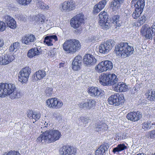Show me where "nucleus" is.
I'll list each match as a JSON object with an SVG mask.
<instances>
[{
  "mask_svg": "<svg viewBox=\"0 0 155 155\" xmlns=\"http://www.w3.org/2000/svg\"><path fill=\"white\" fill-rule=\"evenodd\" d=\"M9 95L11 99L20 98V93L16 90L15 85L12 84H0V97H5Z\"/></svg>",
  "mask_w": 155,
  "mask_h": 155,
  "instance_id": "nucleus-1",
  "label": "nucleus"
},
{
  "mask_svg": "<svg viewBox=\"0 0 155 155\" xmlns=\"http://www.w3.org/2000/svg\"><path fill=\"white\" fill-rule=\"evenodd\" d=\"M134 50L133 47L128 43L122 42L115 46V51L119 57L125 58L132 54Z\"/></svg>",
  "mask_w": 155,
  "mask_h": 155,
  "instance_id": "nucleus-2",
  "label": "nucleus"
},
{
  "mask_svg": "<svg viewBox=\"0 0 155 155\" xmlns=\"http://www.w3.org/2000/svg\"><path fill=\"white\" fill-rule=\"evenodd\" d=\"M79 41L74 39H70L65 41L63 45V49L67 53H73L81 48Z\"/></svg>",
  "mask_w": 155,
  "mask_h": 155,
  "instance_id": "nucleus-3",
  "label": "nucleus"
},
{
  "mask_svg": "<svg viewBox=\"0 0 155 155\" xmlns=\"http://www.w3.org/2000/svg\"><path fill=\"white\" fill-rule=\"evenodd\" d=\"M99 17L98 23L104 30H107L110 27V21L108 20V16L107 12L105 11L101 12L98 15Z\"/></svg>",
  "mask_w": 155,
  "mask_h": 155,
  "instance_id": "nucleus-4",
  "label": "nucleus"
},
{
  "mask_svg": "<svg viewBox=\"0 0 155 155\" xmlns=\"http://www.w3.org/2000/svg\"><path fill=\"white\" fill-rule=\"evenodd\" d=\"M31 70L27 66L22 68L18 74V81L22 84L26 83L28 81Z\"/></svg>",
  "mask_w": 155,
  "mask_h": 155,
  "instance_id": "nucleus-5",
  "label": "nucleus"
},
{
  "mask_svg": "<svg viewBox=\"0 0 155 155\" xmlns=\"http://www.w3.org/2000/svg\"><path fill=\"white\" fill-rule=\"evenodd\" d=\"M111 62L109 61H102L99 63L95 67V69L99 73H102L107 71H110L113 68Z\"/></svg>",
  "mask_w": 155,
  "mask_h": 155,
  "instance_id": "nucleus-6",
  "label": "nucleus"
},
{
  "mask_svg": "<svg viewBox=\"0 0 155 155\" xmlns=\"http://www.w3.org/2000/svg\"><path fill=\"white\" fill-rule=\"evenodd\" d=\"M108 101L110 104L118 106L124 103L125 100L122 95L117 93L112 95L109 97Z\"/></svg>",
  "mask_w": 155,
  "mask_h": 155,
  "instance_id": "nucleus-7",
  "label": "nucleus"
},
{
  "mask_svg": "<svg viewBox=\"0 0 155 155\" xmlns=\"http://www.w3.org/2000/svg\"><path fill=\"white\" fill-rule=\"evenodd\" d=\"M47 106L50 108L53 109H58L63 106L62 101L57 98L54 97L50 98L46 101Z\"/></svg>",
  "mask_w": 155,
  "mask_h": 155,
  "instance_id": "nucleus-8",
  "label": "nucleus"
},
{
  "mask_svg": "<svg viewBox=\"0 0 155 155\" xmlns=\"http://www.w3.org/2000/svg\"><path fill=\"white\" fill-rule=\"evenodd\" d=\"M113 41L109 40L102 43L99 46V50L100 53H107L113 47Z\"/></svg>",
  "mask_w": 155,
  "mask_h": 155,
  "instance_id": "nucleus-9",
  "label": "nucleus"
},
{
  "mask_svg": "<svg viewBox=\"0 0 155 155\" xmlns=\"http://www.w3.org/2000/svg\"><path fill=\"white\" fill-rule=\"evenodd\" d=\"M84 21V15L80 13L73 17L71 20L70 24L71 26L75 28H78Z\"/></svg>",
  "mask_w": 155,
  "mask_h": 155,
  "instance_id": "nucleus-10",
  "label": "nucleus"
},
{
  "mask_svg": "<svg viewBox=\"0 0 155 155\" xmlns=\"http://www.w3.org/2000/svg\"><path fill=\"white\" fill-rule=\"evenodd\" d=\"M88 93L93 97H101L105 94L104 92L100 88L94 87H90L88 90Z\"/></svg>",
  "mask_w": 155,
  "mask_h": 155,
  "instance_id": "nucleus-11",
  "label": "nucleus"
},
{
  "mask_svg": "<svg viewBox=\"0 0 155 155\" xmlns=\"http://www.w3.org/2000/svg\"><path fill=\"white\" fill-rule=\"evenodd\" d=\"M96 62V59L91 54H87L84 57V64L88 67H90L94 65Z\"/></svg>",
  "mask_w": 155,
  "mask_h": 155,
  "instance_id": "nucleus-12",
  "label": "nucleus"
},
{
  "mask_svg": "<svg viewBox=\"0 0 155 155\" xmlns=\"http://www.w3.org/2000/svg\"><path fill=\"white\" fill-rule=\"evenodd\" d=\"M15 59L13 54H5L0 56V65L8 64L12 62Z\"/></svg>",
  "mask_w": 155,
  "mask_h": 155,
  "instance_id": "nucleus-13",
  "label": "nucleus"
},
{
  "mask_svg": "<svg viewBox=\"0 0 155 155\" xmlns=\"http://www.w3.org/2000/svg\"><path fill=\"white\" fill-rule=\"evenodd\" d=\"M51 130L43 132V136L41 135L39 136V141L41 140L42 143L47 142V143H51L54 141L53 137L51 133Z\"/></svg>",
  "mask_w": 155,
  "mask_h": 155,
  "instance_id": "nucleus-14",
  "label": "nucleus"
},
{
  "mask_svg": "<svg viewBox=\"0 0 155 155\" xmlns=\"http://www.w3.org/2000/svg\"><path fill=\"white\" fill-rule=\"evenodd\" d=\"M150 27L147 25H144L141 29V32L147 39H152V35L153 34Z\"/></svg>",
  "mask_w": 155,
  "mask_h": 155,
  "instance_id": "nucleus-15",
  "label": "nucleus"
},
{
  "mask_svg": "<svg viewBox=\"0 0 155 155\" xmlns=\"http://www.w3.org/2000/svg\"><path fill=\"white\" fill-rule=\"evenodd\" d=\"M76 150L73 147L69 145L63 146L59 150L60 154L61 155H70L74 154Z\"/></svg>",
  "mask_w": 155,
  "mask_h": 155,
  "instance_id": "nucleus-16",
  "label": "nucleus"
},
{
  "mask_svg": "<svg viewBox=\"0 0 155 155\" xmlns=\"http://www.w3.org/2000/svg\"><path fill=\"white\" fill-rule=\"evenodd\" d=\"M82 58L80 55L76 56L74 59L72 64V68L74 71L79 70L82 64Z\"/></svg>",
  "mask_w": 155,
  "mask_h": 155,
  "instance_id": "nucleus-17",
  "label": "nucleus"
},
{
  "mask_svg": "<svg viewBox=\"0 0 155 155\" xmlns=\"http://www.w3.org/2000/svg\"><path fill=\"white\" fill-rule=\"evenodd\" d=\"M142 117L141 114L139 111L131 112L127 115V119L132 121L135 122L140 120Z\"/></svg>",
  "mask_w": 155,
  "mask_h": 155,
  "instance_id": "nucleus-18",
  "label": "nucleus"
},
{
  "mask_svg": "<svg viewBox=\"0 0 155 155\" xmlns=\"http://www.w3.org/2000/svg\"><path fill=\"white\" fill-rule=\"evenodd\" d=\"M114 91L117 92H125L128 89V87L123 82H119L113 86Z\"/></svg>",
  "mask_w": 155,
  "mask_h": 155,
  "instance_id": "nucleus-19",
  "label": "nucleus"
},
{
  "mask_svg": "<svg viewBox=\"0 0 155 155\" xmlns=\"http://www.w3.org/2000/svg\"><path fill=\"white\" fill-rule=\"evenodd\" d=\"M6 23L8 26L11 28L14 29L17 27L16 22L14 19L9 15L5 17Z\"/></svg>",
  "mask_w": 155,
  "mask_h": 155,
  "instance_id": "nucleus-20",
  "label": "nucleus"
},
{
  "mask_svg": "<svg viewBox=\"0 0 155 155\" xmlns=\"http://www.w3.org/2000/svg\"><path fill=\"white\" fill-rule=\"evenodd\" d=\"M109 146L107 144H104L101 145L95 151L96 155H104L107 151Z\"/></svg>",
  "mask_w": 155,
  "mask_h": 155,
  "instance_id": "nucleus-21",
  "label": "nucleus"
},
{
  "mask_svg": "<svg viewBox=\"0 0 155 155\" xmlns=\"http://www.w3.org/2000/svg\"><path fill=\"white\" fill-rule=\"evenodd\" d=\"M107 4L106 0H102L99 2L94 7L93 12L94 13L99 12Z\"/></svg>",
  "mask_w": 155,
  "mask_h": 155,
  "instance_id": "nucleus-22",
  "label": "nucleus"
},
{
  "mask_svg": "<svg viewBox=\"0 0 155 155\" xmlns=\"http://www.w3.org/2000/svg\"><path fill=\"white\" fill-rule=\"evenodd\" d=\"M58 41V38L56 35H51L47 36L45 37L44 42L48 46H52L53 45L52 42Z\"/></svg>",
  "mask_w": 155,
  "mask_h": 155,
  "instance_id": "nucleus-23",
  "label": "nucleus"
},
{
  "mask_svg": "<svg viewBox=\"0 0 155 155\" xmlns=\"http://www.w3.org/2000/svg\"><path fill=\"white\" fill-rule=\"evenodd\" d=\"M108 79V73L103 74L99 77V82L102 85L106 86L109 85V83Z\"/></svg>",
  "mask_w": 155,
  "mask_h": 155,
  "instance_id": "nucleus-24",
  "label": "nucleus"
},
{
  "mask_svg": "<svg viewBox=\"0 0 155 155\" xmlns=\"http://www.w3.org/2000/svg\"><path fill=\"white\" fill-rule=\"evenodd\" d=\"M35 39L34 35H26L22 38V42L25 44L29 45L33 42Z\"/></svg>",
  "mask_w": 155,
  "mask_h": 155,
  "instance_id": "nucleus-25",
  "label": "nucleus"
},
{
  "mask_svg": "<svg viewBox=\"0 0 155 155\" xmlns=\"http://www.w3.org/2000/svg\"><path fill=\"white\" fill-rule=\"evenodd\" d=\"M108 79L109 83V85H113L116 84L117 82L118 81V78L117 76L114 74L108 73Z\"/></svg>",
  "mask_w": 155,
  "mask_h": 155,
  "instance_id": "nucleus-26",
  "label": "nucleus"
},
{
  "mask_svg": "<svg viewBox=\"0 0 155 155\" xmlns=\"http://www.w3.org/2000/svg\"><path fill=\"white\" fill-rule=\"evenodd\" d=\"M39 50L37 48H32L29 50L27 54L28 57L30 58H32L38 54Z\"/></svg>",
  "mask_w": 155,
  "mask_h": 155,
  "instance_id": "nucleus-27",
  "label": "nucleus"
},
{
  "mask_svg": "<svg viewBox=\"0 0 155 155\" xmlns=\"http://www.w3.org/2000/svg\"><path fill=\"white\" fill-rule=\"evenodd\" d=\"M107 126L105 124L102 123L99 124L96 123L95 125V129L97 131H100L102 130H107Z\"/></svg>",
  "mask_w": 155,
  "mask_h": 155,
  "instance_id": "nucleus-28",
  "label": "nucleus"
},
{
  "mask_svg": "<svg viewBox=\"0 0 155 155\" xmlns=\"http://www.w3.org/2000/svg\"><path fill=\"white\" fill-rule=\"evenodd\" d=\"M124 0H113L111 3V7L118 9L120 7L121 4L124 2Z\"/></svg>",
  "mask_w": 155,
  "mask_h": 155,
  "instance_id": "nucleus-29",
  "label": "nucleus"
},
{
  "mask_svg": "<svg viewBox=\"0 0 155 155\" xmlns=\"http://www.w3.org/2000/svg\"><path fill=\"white\" fill-rule=\"evenodd\" d=\"M88 110L93 109L95 106L97 102L95 99H87V100Z\"/></svg>",
  "mask_w": 155,
  "mask_h": 155,
  "instance_id": "nucleus-30",
  "label": "nucleus"
},
{
  "mask_svg": "<svg viewBox=\"0 0 155 155\" xmlns=\"http://www.w3.org/2000/svg\"><path fill=\"white\" fill-rule=\"evenodd\" d=\"M127 148L126 146L124 144L121 143L118 144L117 147L114 148L113 150V152L114 153L116 152H119L125 149H127Z\"/></svg>",
  "mask_w": 155,
  "mask_h": 155,
  "instance_id": "nucleus-31",
  "label": "nucleus"
},
{
  "mask_svg": "<svg viewBox=\"0 0 155 155\" xmlns=\"http://www.w3.org/2000/svg\"><path fill=\"white\" fill-rule=\"evenodd\" d=\"M27 113L28 117L29 118L34 119L35 120V121H37L39 119L36 113L33 111L32 110H28Z\"/></svg>",
  "mask_w": 155,
  "mask_h": 155,
  "instance_id": "nucleus-32",
  "label": "nucleus"
},
{
  "mask_svg": "<svg viewBox=\"0 0 155 155\" xmlns=\"http://www.w3.org/2000/svg\"><path fill=\"white\" fill-rule=\"evenodd\" d=\"M51 134L53 137L54 141H55L58 140L61 136L60 132L57 130H51Z\"/></svg>",
  "mask_w": 155,
  "mask_h": 155,
  "instance_id": "nucleus-33",
  "label": "nucleus"
},
{
  "mask_svg": "<svg viewBox=\"0 0 155 155\" xmlns=\"http://www.w3.org/2000/svg\"><path fill=\"white\" fill-rule=\"evenodd\" d=\"M148 94L147 97V99L151 101H155V91L149 90L147 93Z\"/></svg>",
  "mask_w": 155,
  "mask_h": 155,
  "instance_id": "nucleus-34",
  "label": "nucleus"
},
{
  "mask_svg": "<svg viewBox=\"0 0 155 155\" xmlns=\"http://www.w3.org/2000/svg\"><path fill=\"white\" fill-rule=\"evenodd\" d=\"M145 1L144 0H139L137 2L135 8L143 11L145 6Z\"/></svg>",
  "mask_w": 155,
  "mask_h": 155,
  "instance_id": "nucleus-35",
  "label": "nucleus"
},
{
  "mask_svg": "<svg viewBox=\"0 0 155 155\" xmlns=\"http://www.w3.org/2000/svg\"><path fill=\"white\" fill-rule=\"evenodd\" d=\"M20 45L19 42H15L11 44L9 48V51L10 52H13L16 51L17 49L18 48Z\"/></svg>",
  "mask_w": 155,
  "mask_h": 155,
  "instance_id": "nucleus-36",
  "label": "nucleus"
},
{
  "mask_svg": "<svg viewBox=\"0 0 155 155\" xmlns=\"http://www.w3.org/2000/svg\"><path fill=\"white\" fill-rule=\"evenodd\" d=\"M143 11L139 10L138 9H135V10L134 11L132 14V17L134 19H137Z\"/></svg>",
  "mask_w": 155,
  "mask_h": 155,
  "instance_id": "nucleus-37",
  "label": "nucleus"
},
{
  "mask_svg": "<svg viewBox=\"0 0 155 155\" xmlns=\"http://www.w3.org/2000/svg\"><path fill=\"white\" fill-rule=\"evenodd\" d=\"M113 23L115 24L117 26H119L120 25V21L119 20V16L118 15H114L112 18Z\"/></svg>",
  "mask_w": 155,
  "mask_h": 155,
  "instance_id": "nucleus-38",
  "label": "nucleus"
},
{
  "mask_svg": "<svg viewBox=\"0 0 155 155\" xmlns=\"http://www.w3.org/2000/svg\"><path fill=\"white\" fill-rule=\"evenodd\" d=\"M89 118L88 117H85L84 116H81L78 118L79 124H87L88 123Z\"/></svg>",
  "mask_w": 155,
  "mask_h": 155,
  "instance_id": "nucleus-39",
  "label": "nucleus"
},
{
  "mask_svg": "<svg viewBox=\"0 0 155 155\" xmlns=\"http://www.w3.org/2000/svg\"><path fill=\"white\" fill-rule=\"evenodd\" d=\"M68 6V1L64 2L62 5L61 10L62 11H70Z\"/></svg>",
  "mask_w": 155,
  "mask_h": 155,
  "instance_id": "nucleus-40",
  "label": "nucleus"
},
{
  "mask_svg": "<svg viewBox=\"0 0 155 155\" xmlns=\"http://www.w3.org/2000/svg\"><path fill=\"white\" fill-rule=\"evenodd\" d=\"M49 8V6L46 5L43 2L39 1V8L46 10H48Z\"/></svg>",
  "mask_w": 155,
  "mask_h": 155,
  "instance_id": "nucleus-41",
  "label": "nucleus"
},
{
  "mask_svg": "<svg viewBox=\"0 0 155 155\" xmlns=\"http://www.w3.org/2000/svg\"><path fill=\"white\" fill-rule=\"evenodd\" d=\"M46 121L42 120L41 122L39 123V127H41V129H39V130L41 131V133L43 132L42 130V128L45 129L48 126V125L49 126V124H48V123L46 124Z\"/></svg>",
  "mask_w": 155,
  "mask_h": 155,
  "instance_id": "nucleus-42",
  "label": "nucleus"
},
{
  "mask_svg": "<svg viewBox=\"0 0 155 155\" xmlns=\"http://www.w3.org/2000/svg\"><path fill=\"white\" fill-rule=\"evenodd\" d=\"M150 123H149L147 121L144 122L141 124V127L142 129L144 131H146L148 130L149 129V125H150Z\"/></svg>",
  "mask_w": 155,
  "mask_h": 155,
  "instance_id": "nucleus-43",
  "label": "nucleus"
},
{
  "mask_svg": "<svg viewBox=\"0 0 155 155\" xmlns=\"http://www.w3.org/2000/svg\"><path fill=\"white\" fill-rule=\"evenodd\" d=\"M79 107L84 110H88L87 100L84 102H82L79 105Z\"/></svg>",
  "mask_w": 155,
  "mask_h": 155,
  "instance_id": "nucleus-44",
  "label": "nucleus"
},
{
  "mask_svg": "<svg viewBox=\"0 0 155 155\" xmlns=\"http://www.w3.org/2000/svg\"><path fill=\"white\" fill-rule=\"evenodd\" d=\"M53 89L51 87H47L45 91V95L46 96H51L53 93Z\"/></svg>",
  "mask_w": 155,
  "mask_h": 155,
  "instance_id": "nucleus-45",
  "label": "nucleus"
},
{
  "mask_svg": "<svg viewBox=\"0 0 155 155\" xmlns=\"http://www.w3.org/2000/svg\"><path fill=\"white\" fill-rule=\"evenodd\" d=\"M68 1L70 10L71 11L74 9L75 8V5L74 2L71 0Z\"/></svg>",
  "mask_w": 155,
  "mask_h": 155,
  "instance_id": "nucleus-46",
  "label": "nucleus"
},
{
  "mask_svg": "<svg viewBox=\"0 0 155 155\" xmlns=\"http://www.w3.org/2000/svg\"><path fill=\"white\" fill-rule=\"evenodd\" d=\"M17 2L20 4L24 5L29 4L31 0H16Z\"/></svg>",
  "mask_w": 155,
  "mask_h": 155,
  "instance_id": "nucleus-47",
  "label": "nucleus"
},
{
  "mask_svg": "<svg viewBox=\"0 0 155 155\" xmlns=\"http://www.w3.org/2000/svg\"><path fill=\"white\" fill-rule=\"evenodd\" d=\"M6 28L5 23L3 21L0 20V32H3Z\"/></svg>",
  "mask_w": 155,
  "mask_h": 155,
  "instance_id": "nucleus-48",
  "label": "nucleus"
},
{
  "mask_svg": "<svg viewBox=\"0 0 155 155\" xmlns=\"http://www.w3.org/2000/svg\"><path fill=\"white\" fill-rule=\"evenodd\" d=\"M4 155H21L18 151L10 150L8 153H5Z\"/></svg>",
  "mask_w": 155,
  "mask_h": 155,
  "instance_id": "nucleus-49",
  "label": "nucleus"
},
{
  "mask_svg": "<svg viewBox=\"0 0 155 155\" xmlns=\"http://www.w3.org/2000/svg\"><path fill=\"white\" fill-rule=\"evenodd\" d=\"M147 137L151 139L155 138V130H152L148 132Z\"/></svg>",
  "mask_w": 155,
  "mask_h": 155,
  "instance_id": "nucleus-50",
  "label": "nucleus"
},
{
  "mask_svg": "<svg viewBox=\"0 0 155 155\" xmlns=\"http://www.w3.org/2000/svg\"><path fill=\"white\" fill-rule=\"evenodd\" d=\"M146 20V17L145 16L143 15L138 19V21L140 25H143L145 23Z\"/></svg>",
  "mask_w": 155,
  "mask_h": 155,
  "instance_id": "nucleus-51",
  "label": "nucleus"
},
{
  "mask_svg": "<svg viewBox=\"0 0 155 155\" xmlns=\"http://www.w3.org/2000/svg\"><path fill=\"white\" fill-rule=\"evenodd\" d=\"M45 16L42 15H40L39 16V24L45 23Z\"/></svg>",
  "mask_w": 155,
  "mask_h": 155,
  "instance_id": "nucleus-52",
  "label": "nucleus"
},
{
  "mask_svg": "<svg viewBox=\"0 0 155 155\" xmlns=\"http://www.w3.org/2000/svg\"><path fill=\"white\" fill-rule=\"evenodd\" d=\"M46 25V23H42L39 24V30L42 31H45L46 30L45 29V26Z\"/></svg>",
  "mask_w": 155,
  "mask_h": 155,
  "instance_id": "nucleus-53",
  "label": "nucleus"
},
{
  "mask_svg": "<svg viewBox=\"0 0 155 155\" xmlns=\"http://www.w3.org/2000/svg\"><path fill=\"white\" fill-rule=\"evenodd\" d=\"M39 75L40 76L41 78H42L46 75V72L44 71L41 70L39 72Z\"/></svg>",
  "mask_w": 155,
  "mask_h": 155,
  "instance_id": "nucleus-54",
  "label": "nucleus"
},
{
  "mask_svg": "<svg viewBox=\"0 0 155 155\" xmlns=\"http://www.w3.org/2000/svg\"><path fill=\"white\" fill-rule=\"evenodd\" d=\"M53 116L56 118H58L61 117V115L57 112H55L53 113Z\"/></svg>",
  "mask_w": 155,
  "mask_h": 155,
  "instance_id": "nucleus-55",
  "label": "nucleus"
},
{
  "mask_svg": "<svg viewBox=\"0 0 155 155\" xmlns=\"http://www.w3.org/2000/svg\"><path fill=\"white\" fill-rule=\"evenodd\" d=\"M39 73V71H37L33 75V79L35 80L38 81L39 78L38 77V73Z\"/></svg>",
  "mask_w": 155,
  "mask_h": 155,
  "instance_id": "nucleus-56",
  "label": "nucleus"
},
{
  "mask_svg": "<svg viewBox=\"0 0 155 155\" xmlns=\"http://www.w3.org/2000/svg\"><path fill=\"white\" fill-rule=\"evenodd\" d=\"M53 53V51L51 50L50 51H49L48 52L47 54L48 55V57H51L54 56V54H52V53Z\"/></svg>",
  "mask_w": 155,
  "mask_h": 155,
  "instance_id": "nucleus-57",
  "label": "nucleus"
},
{
  "mask_svg": "<svg viewBox=\"0 0 155 155\" xmlns=\"http://www.w3.org/2000/svg\"><path fill=\"white\" fill-rule=\"evenodd\" d=\"M151 28L152 30L151 31L153 33L155 31V25H152Z\"/></svg>",
  "mask_w": 155,
  "mask_h": 155,
  "instance_id": "nucleus-58",
  "label": "nucleus"
},
{
  "mask_svg": "<svg viewBox=\"0 0 155 155\" xmlns=\"http://www.w3.org/2000/svg\"><path fill=\"white\" fill-rule=\"evenodd\" d=\"M4 45V42L2 40H0V48L2 47Z\"/></svg>",
  "mask_w": 155,
  "mask_h": 155,
  "instance_id": "nucleus-59",
  "label": "nucleus"
},
{
  "mask_svg": "<svg viewBox=\"0 0 155 155\" xmlns=\"http://www.w3.org/2000/svg\"><path fill=\"white\" fill-rule=\"evenodd\" d=\"M136 155H146V154H145L143 153H139L137 154Z\"/></svg>",
  "mask_w": 155,
  "mask_h": 155,
  "instance_id": "nucleus-60",
  "label": "nucleus"
},
{
  "mask_svg": "<svg viewBox=\"0 0 155 155\" xmlns=\"http://www.w3.org/2000/svg\"><path fill=\"white\" fill-rule=\"evenodd\" d=\"M152 125H155V122H153L151 123Z\"/></svg>",
  "mask_w": 155,
  "mask_h": 155,
  "instance_id": "nucleus-61",
  "label": "nucleus"
},
{
  "mask_svg": "<svg viewBox=\"0 0 155 155\" xmlns=\"http://www.w3.org/2000/svg\"><path fill=\"white\" fill-rule=\"evenodd\" d=\"M152 25H155V21H153Z\"/></svg>",
  "mask_w": 155,
  "mask_h": 155,
  "instance_id": "nucleus-62",
  "label": "nucleus"
},
{
  "mask_svg": "<svg viewBox=\"0 0 155 155\" xmlns=\"http://www.w3.org/2000/svg\"><path fill=\"white\" fill-rule=\"evenodd\" d=\"M55 52L54 53V51H53V53H52V54H54V55L55 54Z\"/></svg>",
  "mask_w": 155,
  "mask_h": 155,
  "instance_id": "nucleus-63",
  "label": "nucleus"
},
{
  "mask_svg": "<svg viewBox=\"0 0 155 155\" xmlns=\"http://www.w3.org/2000/svg\"><path fill=\"white\" fill-rule=\"evenodd\" d=\"M154 155H155V153H154Z\"/></svg>",
  "mask_w": 155,
  "mask_h": 155,
  "instance_id": "nucleus-64",
  "label": "nucleus"
}]
</instances>
